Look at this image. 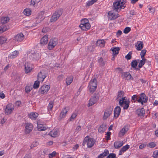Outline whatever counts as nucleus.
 Instances as JSON below:
<instances>
[{"mask_svg": "<svg viewBox=\"0 0 158 158\" xmlns=\"http://www.w3.org/2000/svg\"><path fill=\"white\" fill-rule=\"evenodd\" d=\"M123 144V141H115L114 143V147L115 148H118L122 147Z\"/></svg>", "mask_w": 158, "mask_h": 158, "instance_id": "24", "label": "nucleus"}, {"mask_svg": "<svg viewBox=\"0 0 158 158\" xmlns=\"http://www.w3.org/2000/svg\"><path fill=\"white\" fill-rule=\"evenodd\" d=\"M24 38V35L22 33L18 34L14 38V40L18 42L22 41Z\"/></svg>", "mask_w": 158, "mask_h": 158, "instance_id": "13", "label": "nucleus"}, {"mask_svg": "<svg viewBox=\"0 0 158 158\" xmlns=\"http://www.w3.org/2000/svg\"><path fill=\"white\" fill-rule=\"evenodd\" d=\"M138 45L136 48V49L138 51L142 49L143 47V42L141 41H138L137 43Z\"/></svg>", "mask_w": 158, "mask_h": 158, "instance_id": "29", "label": "nucleus"}, {"mask_svg": "<svg viewBox=\"0 0 158 158\" xmlns=\"http://www.w3.org/2000/svg\"><path fill=\"white\" fill-rule=\"evenodd\" d=\"M126 2V0H120L113 3V9L117 12L119 11L121 9L124 8V4Z\"/></svg>", "mask_w": 158, "mask_h": 158, "instance_id": "1", "label": "nucleus"}, {"mask_svg": "<svg viewBox=\"0 0 158 158\" xmlns=\"http://www.w3.org/2000/svg\"><path fill=\"white\" fill-rule=\"evenodd\" d=\"M77 114L76 113H73L71 117L70 118L69 120L70 121H72L77 116Z\"/></svg>", "mask_w": 158, "mask_h": 158, "instance_id": "48", "label": "nucleus"}, {"mask_svg": "<svg viewBox=\"0 0 158 158\" xmlns=\"http://www.w3.org/2000/svg\"><path fill=\"white\" fill-rule=\"evenodd\" d=\"M106 129V125L104 124H102L98 128V131L99 132H103Z\"/></svg>", "mask_w": 158, "mask_h": 158, "instance_id": "33", "label": "nucleus"}, {"mask_svg": "<svg viewBox=\"0 0 158 158\" xmlns=\"http://www.w3.org/2000/svg\"><path fill=\"white\" fill-rule=\"evenodd\" d=\"M25 72L26 73H30L32 70V68L31 67V64L27 62L24 64Z\"/></svg>", "mask_w": 158, "mask_h": 158, "instance_id": "15", "label": "nucleus"}, {"mask_svg": "<svg viewBox=\"0 0 158 158\" xmlns=\"http://www.w3.org/2000/svg\"><path fill=\"white\" fill-rule=\"evenodd\" d=\"M63 9H59L56 10L51 17L50 21L51 22L56 21L62 14Z\"/></svg>", "mask_w": 158, "mask_h": 158, "instance_id": "3", "label": "nucleus"}, {"mask_svg": "<svg viewBox=\"0 0 158 158\" xmlns=\"http://www.w3.org/2000/svg\"><path fill=\"white\" fill-rule=\"evenodd\" d=\"M90 23H88L85 24H80L79 27L83 30L87 31L89 29L90 27Z\"/></svg>", "mask_w": 158, "mask_h": 158, "instance_id": "22", "label": "nucleus"}, {"mask_svg": "<svg viewBox=\"0 0 158 158\" xmlns=\"http://www.w3.org/2000/svg\"><path fill=\"white\" fill-rule=\"evenodd\" d=\"M73 77L72 76L68 77L66 79V83L67 85H70L73 81Z\"/></svg>", "mask_w": 158, "mask_h": 158, "instance_id": "37", "label": "nucleus"}, {"mask_svg": "<svg viewBox=\"0 0 158 158\" xmlns=\"http://www.w3.org/2000/svg\"><path fill=\"white\" fill-rule=\"evenodd\" d=\"M113 108L111 107L109 109L106 110L104 112V114L103 117L104 120L106 119L109 117L110 115L112 113Z\"/></svg>", "mask_w": 158, "mask_h": 158, "instance_id": "14", "label": "nucleus"}, {"mask_svg": "<svg viewBox=\"0 0 158 158\" xmlns=\"http://www.w3.org/2000/svg\"><path fill=\"white\" fill-rule=\"evenodd\" d=\"M156 145L154 142H151L149 143V147L151 148H153L156 146Z\"/></svg>", "mask_w": 158, "mask_h": 158, "instance_id": "57", "label": "nucleus"}, {"mask_svg": "<svg viewBox=\"0 0 158 158\" xmlns=\"http://www.w3.org/2000/svg\"><path fill=\"white\" fill-rule=\"evenodd\" d=\"M8 29V27L5 24H2L0 26V33H2Z\"/></svg>", "mask_w": 158, "mask_h": 158, "instance_id": "26", "label": "nucleus"}, {"mask_svg": "<svg viewBox=\"0 0 158 158\" xmlns=\"http://www.w3.org/2000/svg\"><path fill=\"white\" fill-rule=\"evenodd\" d=\"M106 158H116V157L115 154L111 153L109 154Z\"/></svg>", "mask_w": 158, "mask_h": 158, "instance_id": "50", "label": "nucleus"}, {"mask_svg": "<svg viewBox=\"0 0 158 158\" xmlns=\"http://www.w3.org/2000/svg\"><path fill=\"white\" fill-rule=\"evenodd\" d=\"M40 53L35 52L34 53L31 54L30 57H31V58L32 59V60H38L40 59Z\"/></svg>", "mask_w": 158, "mask_h": 158, "instance_id": "12", "label": "nucleus"}, {"mask_svg": "<svg viewBox=\"0 0 158 158\" xmlns=\"http://www.w3.org/2000/svg\"><path fill=\"white\" fill-rule=\"evenodd\" d=\"M58 132L57 131L53 130L50 132L51 135L53 137H55L57 136Z\"/></svg>", "mask_w": 158, "mask_h": 158, "instance_id": "40", "label": "nucleus"}, {"mask_svg": "<svg viewBox=\"0 0 158 158\" xmlns=\"http://www.w3.org/2000/svg\"><path fill=\"white\" fill-rule=\"evenodd\" d=\"M145 61H144L143 60H140L138 65V67L139 68H140L143 67L145 64Z\"/></svg>", "mask_w": 158, "mask_h": 158, "instance_id": "49", "label": "nucleus"}, {"mask_svg": "<svg viewBox=\"0 0 158 158\" xmlns=\"http://www.w3.org/2000/svg\"><path fill=\"white\" fill-rule=\"evenodd\" d=\"M68 110L65 108L60 113L59 118L61 119L65 117L67 113Z\"/></svg>", "mask_w": 158, "mask_h": 158, "instance_id": "27", "label": "nucleus"}, {"mask_svg": "<svg viewBox=\"0 0 158 158\" xmlns=\"http://www.w3.org/2000/svg\"><path fill=\"white\" fill-rule=\"evenodd\" d=\"M105 41L103 40H98L96 43L97 46L103 47L104 46Z\"/></svg>", "mask_w": 158, "mask_h": 158, "instance_id": "32", "label": "nucleus"}, {"mask_svg": "<svg viewBox=\"0 0 158 158\" xmlns=\"http://www.w3.org/2000/svg\"><path fill=\"white\" fill-rule=\"evenodd\" d=\"M129 102V101H127V100H119V104L121 106L123 107V105Z\"/></svg>", "mask_w": 158, "mask_h": 158, "instance_id": "41", "label": "nucleus"}, {"mask_svg": "<svg viewBox=\"0 0 158 158\" xmlns=\"http://www.w3.org/2000/svg\"><path fill=\"white\" fill-rule=\"evenodd\" d=\"M97 80L96 77H94L90 80L88 87L89 90L91 93H93L96 90L97 87Z\"/></svg>", "mask_w": 158, "mask_h": 158, "instance_id": "2", "label": "nucleus"}, {"mask_svg": "<svg viewBox=\"0 0 158 158\" xmlns=\"http://www.w3.org/2000/svg\"><path fill=\"white\" fill-rule=\"evenodd\" d=\"M138 64V62L136 60H133L131 62V65L133 68H135Z\"/></svg>", "mask_w": 158, "mask_h": 158, "instance_id": "42", "label": "nucleus"}, {"mask_svg": "<svg viewBox=\"0 0 158 158\" xmlns=\"http://www.w3.org/2000/svg\"><path fill=\"white\" fill-rule=\"evenodd\" d=\"M48 35L44 36L40 40V44L44 45L48 43Z\"/></svg>", "mask_w": 158, "mask_h": 158, "instance_id": "21", "label": "nucleus"}, {"mask_svg": "<svg viewBox=\"0 0 158 158\" xmlns=\"http://www.w3.org/2000/svg\"><path fill=\"white\" fill-rule=\"evenodd\" d=\"M121 112V108L119 106H117L114 110V116L117 118L120 114Z\"/></svg>", "mask_w": 158, "mask_h": 158, "instance_id": "17", "label": "nucleus"}, {"mask_svg": "<svg viewBox=\"0 0 158 158\" xmlns=\"http://www.w3.org/2000/svg\"><path fill=\"white\" fill-rule=\"evenodd\" d=\"M32 89V88L31 86H27L25 87V92L26 93L28 94L30 92Z\"/></svg>", "mask_w": 158, "mask_h": 158, "instance_id": "43", "label": "nucleus"}, {"mask_svg": "<svg viewBox=\"0 0 158 158\" xmlns=\"http://www.w3.org/2000/svg\"><path fill=\"white\" fill-rule=\"evenodd\" d=\"M7 39L3 36L0 37V45L6 42Z\"/></svg>", "mask_w": 158, "mask_h": 158, "instance_id": "39", "label": "nucleus"}, {"mask_svg": "<svg viewBox=\"0 0 158 158\" xmlns=\"http://www.w3.org/2000/svg\"><path fill=\"white\" fill-rule=\"evenodd\" d=\"M130 102H127V103H126L123 106V109L124 110H127V109L129 107V106Z\"/></svg>", "mask_w": 158, "mask_h": 158, "instance_id": "56", "label": "nucleus"}, {"mask_svg": "<svg viewBox=\"0 0 158 158\" xmlns=\"http://www.w3.org/2000/svg\"><path fill=\"white\" fill-rule=\"evenodd\" d=\"M25 131L26 134L29 133L33 129V126L32 124L30 123H25Z\"/></svg>", "mask_w": 158, "mask_h": 158, "instance_id": "10", "label": "nucleus"}, {"mask_svg": "<svg viewBox=\"0 0 158 158\" xmlns=\"http://www.w3.org/2000/svg\"><path fill=\"white\" fill-rule=\"evenodd\" d=\"M38 114L37 113L31 112L28 114V117L32 119H35L38 116Z\"/></svg>", "mask_w": 158, "mask_h": 158, "instance_id": "25", "label": "nucleus"}, {"mask_svg": "<svg viewBox=\"0 0 158 158\" xmlns=\"http://www.w3.org/2000/svg\"><path fill=\"white\" fill-rule=\"evenodd\" d=\"M89 23L88 20L86 19H84L81 20V23L80 24L83 25Z\"/></svg>", "mask_w": 158, "mask_h": 158, "instance_id": "47", "label": "nucleus"}, {"mask_svg": "<svg viewBox=\"0 0 158 158\" xmlns=\"http://www.w3.org/2000/svg\"><path fill=\"white\" fill-rule=\"evenodd\" d=\"M98 62L101 66H103L105 65V62L103 59L101 57L98 60Z\"/></svg>", "mask_w": 158, "mask_h": 158, "instance_id": "34", "label": "nucleus"}, {"mask_svg": "<svg viewBox=\"0 0 158 158\" xmlns=\"http://www.w3.org/2000/svg\"><path fill=\"white\" fill-rule=\"evenodd\" d=\"M58 39L56 38H54L50 40L48 45V48L49 50L52 49L57 44Z\"/></svg>", "mask_w": 158, "mask_h": 158, "instance_id": "5", "label": "nucleus"}, {"mask_svg": "<svg viewBox=\"0 0 158 158\" xmlns=\"http://www.w3.org/2000/svg\"><path fill=\"white\" fill-rule=\"evenodd\" d=\"M99 95L98 93L95 94L93 96L90 98L89 103L88 104V106L89 107L92 106L95 104L99 100Z\"/></svg>", "mask_w": 158, "mask_h": 158, "instance_id": "4", "label": "nucleus"}, {"mask_svg": "<svg viewBox=\"0 0 158 158\" xmlns=\"http://www.w3.org/2000/svg\"><path fill=\"white\" fill-rule=\"evenodd\" d=\"M132 51H130L125 56V58L127 60H129L131 58Z\"/></svg>", "mask_w": 158, "mask_h": 158, "instance_id": "46", "label": "nucleus"}, {"mask_svg": "<svg viewBox=\"0 0 158 158\" xmlns=\"http://www.w3.org/2000/svg\"><path fill=\"white\" fill-rule=\"evenodd\" d=\"M56 155V152L55 151H53L52 153L49 154V157L50 156L53 157L55 156Z\"/></svg>", "mask_w": 158, "mask_h": 158, "instance_id": "58", "label": "nucleus"}, {"mask_svg": "<svg viewBox=\"0 0 158 158\" xmlns=\"http://www.w3.org/2000/svg\"><path fill=\"white\" fill-rule=\"evenodd\" d=\"M10 19L8 17H3L1 18V23L5 24L9 21Z\"/></svg>", "mask_w": 158, "mask_h": 158, "instance_id": "28", "label": "nucleus"}, {"mask_svg": "<svg viewBox=\"0 0 158 158\" xmlns=\"http://www.w3.org/2000/svg\"><path fill=\"white\" fill-rule=\"evenodd\" d=\"M127 80H133V78L132 76L129 73V75H128V77L126 79Z\"/></svg>", "mask_w": 158, "mask_h": 158, "instance_id": "62", "label": "nucleus"}, {"mask_svg": "<svg viewBox=\"0 0 158 158\" xmlns=\"http://www.w3.org/2000/svg\"><path fill=\"white\" fill-rule=\"evenodd\" d=\"M139 99L138 102L140 103L142 105H143V103H145L148 101V98L146 95L143 93H142L139 95Z\"/></svg>", "mask_w": 158, "mask_h": 158, "instance_id": "6", "label": "nucleus"}, {"mask_svg": "<svg viewBox=\"0 0 158 158\" xmlns=\"http://www.w3.org/2000/svg\"><path fill=\"white\" fill-rule=\"evenodd\" d=\"M149 9L151 13H152V14L154 13L155 11V9L154 8H152L150 7L149 8Z\"/></svg>", "mask_w": 158, "mask_h": 158, "instance_id": "59", "label": "nucleus"}, {"mask_svg": "<svg viewBox=\"0 0 158 158\" xmlns=\"http://www.w3.org/2000/svg\"><path fill=\"white\" fill-rule=\"evenodd\" d=\"M124 95V92L123 91H120L118 92V95H117L116 99L118 100V99L119 98H121Z\"/></svg>", "mask_w": 158, "mask_h": 158, "instance_id": "44", "label": "nucleus"}, {"mask_svg": "<svg viewBox=\"0 0 158 158\" xmlns=\"http://www.w3.org/2000/svg\"><path fill=\"white\" fill-rule=\"evenodd\" d=\"M14 109V105L11 103L7 104L5 110V113L6 115L10 114Z\"/></svg>", "mask_w": 158, "mask_h": 158, "instance_id": "7", "label": "nucleus"}, {"mask_svg": "<svg viewBox=\"0 0 158 158\" xmlns=\"http://www.w3.org/2000/svg\"><path fill=\"white\" fill-rule=\"evenodd\" d=\"M37 127L38 130L39 131H44L46 129V127L44 126L43 125L39 123V122H37Z\"/></svg>", "mask_w": 158, "mask_h": 158, "instance_id": "31", "label": "nucleus"}, {"mask_svg": "<svg viewBox=\"0 0 158 158\" xmlns=\"http://www.w3.org/2000/svg\"><path fill=\"white\" fill-rule=\"evenodd\" d=\"M131 29L129 27H126L124 29L123 32L125 34H127L131 31Z\"/></svg>", "mask_w": 158, "mask_h": 158, "instance_id": "53", "label": "nucleus"}, {"mask_svg": "<svg viewBox=\"0 0 158 158\" xmlns=\"http://www.w3.org/2000/svg\"><path fill=\"white\" fill-rule=\"evenodd\" d=\"M40 84V81H35L34 85H33V88L34 89H37L39 86Z\"/></svg>", "mask_w": 158, "mask_h": 158, "instance_id": "45", "label": "nucleus"}, {"mask_svg": "<svg viewBox=\"0 0 158 158\" xmlns=\"http://www.w3.org/2000/svg\"><path fill=\"white\" fill-rule=\"evenodd\" d=\"M130 148V146L128 144L123 146L119 150L118 155H121L122 154V153L125 152L128 149Z\"/></svg>", "mask_w": 158, "mask_h": 158, "instance_id": "23", "label": "nucleus"}, {"mask_svg": "<svg viewBox=\"0 0 158 158\" xmlns=\"http://www.w3.org/2000/svg\"><path fill=\"white\" fill-rule=\"evenodd\" d=\"M31 156L30 154H26L24 158H31Z\"/></svg>", "mask_w": 158, "mask_h": 158, "instance_id": "64", "label": "nucleus"}, {"mask_svg": "<svg viewBox=\"0 0 158 158\" xmlns=\"http://www.w3.org/2000/svg\"><path fill=\"white\" fill-rule=\"evenodd\" d=\"M87 137H85V138L84 139L83 141V143L82 144V145L83 146H85L86 144L87 145L86 140H87Z\"/></svg>", "mask_w": 158, "mask_h": 158, "instance_id": "61", "label": "nucleus"}, {"mask_svg": "<svg viewBox=\"0 0 158 158\" xmlns=\"http://www.w3.org/2000/svg\"><path fill=\"white\" fill-rule=\"evenodd\" d=\"M109 153V151L106 150V151H104L103 153L99 155L98 156V158H103L105 156H106Z\"/></svg>", "mask_w": 158, "mask_h": 158, "instance_id": "36", "label": "nucleus"}, {"mask_svg": "<svg viewBox=\"0 0 158 158\" xmlns=\"http://www.w3.org/2000/svg\"><path fill=\"white\" fill-rule=\"evenodd\" d=\"M94 3V2L92 0H91L89 1H88L86 2V6H90L92 5Z\"/></svg>", "mask_w": 158, "mask_h": 158, "instance_id": "54", "label": "nucleus"}, {"mask_svg": "<svg viewBox=\"0 0 158 158\" xmlns=\"http://www.w3.org/2000/svg\"><path fill=\"white\" fill-rule=\"evenodd\" d=\"M47 76V75L45 73L44 71L42 70L38 74L37 79L40 81L43 82Z\"/></svg>", "mask_w": 158, "mask_h": 158, "instance_id": "9", "label": "nucleus"}, {"mask_svg": "<svg viewBox=\"0 0 158 158\" xmlns=\"http://www.w3.org/2000/svg\"><path fill=\"white\" fill-rule=\"evenodd\" d=\"M40 1V0H31V4L35 5V4L38 3Z\"/></svg>", "mask_w": 158, "mask_h": 158, "instance_id": "55", "label": "nucleus"}, {"mask_svg": "<svg viewBox=\"0 0 158 158\" xmlns=\"http://www.w3.org/2000/svg\"><path fill=\"white\" fill-rule=\"evenodd\" d=\"M129 73L128 72H123L122 73V77L123 78H126V79L128 77V75H129Z\"/></svg>", "mask_w": 158, "mask_h": 158, "instance_id": "51", "label": "nucleus"}, {"mask_svg": "<svg viewBox=\"0 0 158 158\" xmlns=\"http://www.w3.org/2000/svg\"><path fill=\"white\" fill-rule=\"evenodd\" d=\"M153 157L155 158H158V155H157V152H154L153 154Z\"/></svg>", "mask_w": 158, "mask_h": 158, "instance_id": "63", "label": "nucleus"}, {"mask_svg": "<svg viewBox=\"0 0 158 158\" xmlns=\"http://www.w3.org/2000/svg\"><path fill=\"white\" fill-rule=\"evenodd\" d=\"M136 113L139 116H143L145 114V111L143 108L138 109L136 110Z\"/></svg>", "mask_w": 158, "mask_h": 158, "instance_id": "19", "label": "nucleus"}, {"mask_svg": "<svg viewBox=\"0 0 158 158\" xmlns=\"http://www.w3.org/2000/svg\"><path fill=\"white\" fill-rule=\"evenodd\" d=\"M53 103L52 102H50L49 104L48 105V111L52 110V109L53 106Z\"/></svg>", "mask_w": 158, "mask_h": 158, "instance_id": "52", "label": "nucleus"}, {"mask_svg": "<svg viewBox=\"0 0 158 158\" xmlns=\"http://www.w3.org/2000/svg\"><path fill=\"white\" fill-rule=\"evenodd\" d=\"M87 145L88 148H91L94 145L95 143V141L94 139L92 138H89L87 136Z\"/></svg>", "mask_w": 158, "mask_h": 158, "instance_id": "16", "label": "nucleus"}, {"mask_svg": "<svg viewBox=\"0 0 158 158\" xmlns=\"http://www.w3.org/2000/svg\"><path fill=\"white\" fill-rule=\"evenodd\" d=\"M118 16V14L115 13L113 11H110L108 13V17L110 20L115 19Z\"/></svg>", "mask_w": 158, "mask_h": 158, "instance_id": "11", "label": "nucleus"}, {"mask_svg": "<svg viewBox=\"0 0 158 158\" xmlns=\"http://www.w3.org/2000/svg\"><path fill=\"white\" fill-rule=\"evenodd\" d=\"M128 128L127 126H125L120 131L119 135L120 136H122L124 135L125 133L128 130Z\"/></svg>", "mask_w": 158, "mask_h": 158, "instance_id": "18", "label": "nucleus"}, {"mask_svg": "<svg viewBox=\"0 0 158 158\" xmlns=\"http://www.w3.org/2000/svg\"><path fill=\"white\" fill-rule=\"evenodd\" d=\"M147 51L145 49L142 50L140 52V55H145Z\"/></svg>", "mask_w": 158, "mask_h": 158, "instance_id": "60", "label": "nucleus"}, {"mask_svg": "<svg viewBox=\"0 0 158 158\" xmlns=\"http://www.w3.org/2000/svg\"><path fill=\"white\" fill-rule=\"evenodd\" d=\"M111 49L113 52L112 55L113 56H116L118 53L119 51L120 50V48L113 47L111 48Z\"/></svg>", "mask_w": 158, "mask_h": 158, "instance_id": "20", "label": "nucleus"}, {"mask_svg": "<svg viewBox=\"0 0 158 158\" xmlns=\"http://www.w3.org/2000/svg\"><path fill=\"white\" fill-rule=\"evenodd\" d=\"M138 97L139 96L137 94L134 95L131 97V102L134 103L138 102V100L139 99Z\"/></svg>", "mask_w": 158, "mask_h": 158, "instance_id": "35", "label": "nucleus"}, {"mask_svg": "<svg viewBox=\"0 0 158 158\" xmlns=\"http://www.w3.org/2000/svg\"><path fill=\"white\" fill-rule=\"evenodd\" d=\"M19 54V52L17 51H15L10 54L9 57L11 59L14 58L16 57Z\"/></svg>", "mask_w": 158, "mask_h": 158, "instance_id": "30", "label": "nucleus"}, {"mask_svg": "<svg viewBox=\"0 0 158 158\" xmlns=\"http://www.w3.org/2000/svg\"><path fill=\"white\" fill-rule=\"evenodd\" d=\"M24 14L26 15L29 16L31 14V10L29 8L25 9L23 11Z\"/></svg>", "mask_w": 158, "mask_h": 158, "instance_id": "38", "label": "nucleus"}, {"mask_svg": "<svg viewBox=\"0 0 158 158\" xmlns=\"http://www.w3.org/2000/svg\"><path fill=\"white\" fill-rule=\"evenodd\" d=\"M50 88V86L44 85L40 89L39 92L40 94H44L45 93H47Z\"/></svg>", "mask_w": 158, "mask_h": 158, "instance_id": "8", "label": "nucleus"}]
</instances>
